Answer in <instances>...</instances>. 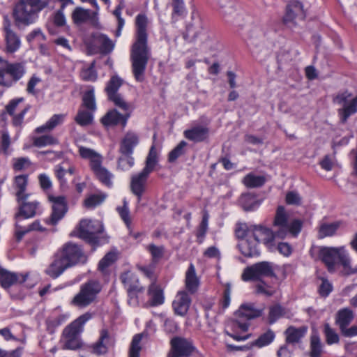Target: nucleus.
Segmentation results:
<instances>
[{"label":"nucleus","instance_id":"10","mask_svg":"<svg viewBox=\"0 0 357 357\" xmlns=\"http://www.w3.org/2000/svg\"><path fill=\"white\" fill-rule=\"evenodd\" d=\"M103 231L102 224L98 220H82L79 222L78 236L92 245L98 243V235Z\"/></svg>","mask_w":357,"mask_h":357},{"label":"nucleus","instance_id":"55","mask_svg":"<svg viewBox=\"0 0 357 357\" xmlns=\"http://www.w3.org/2000/svg\"><path fill=\"white\" fill-rule=\"evenodd\" d=\"M105 199V195L103 194L91 195L84 200V206L88 208H93L102 204Z\"/></svg>","mask_w":357,"mask_h":357},{"label":"nucleus","instance_id":"28","mask_svg":"<svg viewBox=\"0 0 357 357\" xmlns=\"http://www.w3.org/2000/svg\"><path fill=\"white\" fill-rule=\"evenodd\" d=\"M24 69L22 65L20 63H8L6 61V68L3 73L5 77L8 81V84H2L5 86H10L12 84L19 80L24 75Z\"/></svg>","mask_w":357,"mask_h":357},{"label":"nucleus","instance_id":"4","mask_svg":"<svg viewBox=\"0 0 357 357\" xmlns=\"http://www.w3.org/2000/svg\"><path fill=\"white\" fill-rule=\"evenodd\" d=\"M91 317V313H84L65 328L63 332V349L75 350L81 347L82 342L79 335L82 332L85 323Z\"/></svg>","mask_w":357,"mask_h":357},{"label":"nucleus","instance_id":"32","mask_svg":"<svg viewBox=\"0 0 357 357\" xmlns=\"http://www.w3.org/2000/svg\"><path fill=\"white\" fill-rule=\"evenodd\" d=\"M148 294L149 296V301L146 303V306H158L162 305L165 301L163 291L155 282H152L150 284Z\"/></svg>","mask_w":357,"mask_h":357},{"label":"nucleus","instance_id":"2","mask_svg":"<svg viewBox=\"0 0 357 357\" xmlns=\"http://www.w3.org/2000/svg\"><path fill=\"white\" fill-rule=\"evenodd\" d=\"M86 261V257L80 246L73 242H68L54 254L52 261L45 273L50 278L56 279L66 269Z\"/></svg>","mask_w":357,"mask_h":357},{"label":"nucleus","instance_id":"41","mask_svg":"<svg viewBox=\"0 0 357 357\" xmlns=\"http://www.w3.org/2000/svg\"><path fill=\"white\" fill-rule=\"evenodd\" d=\"M357 112V96L352 98L348 105L338 109V114L342 123H345L348 118Z\"/></svg>","mask_w":357,"mask_h":357},{"label":"nucleus","instance_id":"13","mask_svg":"<svg viewBox=\"0 0 357 357\" xmlns=\"http://www.w3.org/2000/svg\"><path fill=\"white\" fill-rule=\"evenodd\" d=\"M48 199L52 204V213L50 218L45 220V222L48 225H55L67 213V202L63 196L49 195Z\"/></svg>","mask_w":357,"mask_h":357},{"label":"nucleus","instance_id":"8","mask_svg":"<svg viewBox=\"0 0 357 357\" xmlns=\"http://www.w3.org/2000/svg\"><path fill=\"white\" fill-rule=\"evenodd\" d=\"M236 235L238 238H241L238 248L242 255L247 257L259 255V240L254 235L250 227L246 231H236Z\"/></svg>","mask_w":357,"mask_h":357},{"label":"nucleus","instance_id":"42","mask_svg":"<svg viewBox=\"0 0 357 357\" xmlns=\"http://www.w3.org/2000/svg\"><path fill=\"white\" fill-rule=\"evenodd\" d=\"M109 333L107 330L102 329L100 331V335L98 341L91 346L92 352L96 354H103L107 352V347L104 344V340L108 339Z\"/></svg>","mask_w":357,"mask_h":357},{"label":"nucleus","instance_id":"7","mask_svg":"<svg viewBox=\"0 0 357 357\" xmlns=\"http://www.w3.org/2000/svg\"><path fill=\"white\" fill-rule=\"evenodd\" d=\"M276 266L270 261H261L246 267L241 278L245 282L261 281L264 278L275 277Z\"/></svg>","mask_w":357,"mask_h":357},{"label":"nucleus","instance_id":"58","mask_svg":"<svg viewBox=\"0 0 357 357\" xmlns=\"http://www.w3.org/2000/svg\"><path fill=\"white\" fill-rule=\"evenodd\" d=\"M255 286V291L257 294H262L266 296L270 297L275 294L276 289L275 287L267 284L262 280Z\"/></svg>","mask_w":357,"mask_h":357},{"label":"nucleus","instance_id":"14","mask_svg":"<svg viewBox=\"0 0 357 357\" xmlns=\"http://www.w3.org/2000/svg\"><path fill=\"white\" fill-rule=\"evenodd\" d=\"M249 326V322L236 317L235 319L227 321L225 328V333L235 340H245L248 338L249 335H241V334L248 330Z\"/></svg>","mask_w":357,"mask_h":357},{"label":"nucleus","instance_id":"48","mask_svg":"<svg viewBox=\"0 0 357 357\" xmlns=\"http://www.w3.org/2000/svg\"><path fill=\"white\" fill-rule=\"evenodd\" d=\"M339 227V224L337 222L333 223H322L319 229V238H323L326 236H333Z\"/></svg>","mask_w":357,"mask_h":357},{"label":"nucleus","instance_id":"35","mask_svg":"<svg viewBox=\"0 0 357 357\" xmlns=\"http://www.w3.org/2000/svg\"><path fill=\"white\" fill-rule=\"evenodd\" d=\"M96 177L103 185L107 187H112L114 175L105 167L99 163L91 169Z\"/></svg>","mask_w":357,"mask_h":357},{"label":"nucleus","instance_id":"38","mask_svg":"<svg viewBox=\"0 0 357 357\" xmlns=\"http://www.w3.org/2000/svg\"><path fill=\"white\" fill-rule=\"evenodd\" d=\"M65 114H54L53 115L45 124L38 127L36 129V132L37 133H43V132H48L52 130L57 126L61 124L65 119Z\"/></svg>","mask_w":357,"mask_h":357},{"label":"nucleus","instance_id":"15","mask_svg":"<svg viewBox=\"0 0 357 357\" xmlns=\"http://www.w3.org/2000/svg\"><path fill=\"white\" fill-rule=\"evenodd\" d=\"M99 11L85 9L82 7H76L72 13L71 17L75 24L79 25L89 23L94 27L99 26Z\"/></svg>","mask_w":357,"mask_h":357},{"label":"nucleus","instance_id":"31","mask_svg":"<svg viewBox=\"0 0 357 357\" xmlns=\"http://www.w3.org/2000/svg\"><path fill=\"white\" fill-rule=\"evenodd\" d=\"M208 128L197 126L184 131L185 137L194 142H201L204 141L208 136Z\"/></svg>","mask_w":357,"mask_h":357},{"label":"nucleus","instance_id":"43","mask_svg":"<svg viewBox=\"0 0 357 357\" xmlns=\"http://www.w3.org/2000/svg\"><path fill=\"white\" fill-rule=\"evenodd\" d=\"M240 204L245 211H253L259 206V202L249 194L243 195L239 200Z\"/></svg>","mask_w":357,"mask_h":357},{"label":"nucleus","instance_id":"64","mask_svg":"<svg viewBox=\"0 0 357 357\" xmlns=\"http://www.w3.org/2000/svg\"><path fill=\"white\" fill-rule=\"evenodd\" d=\"M352 96L351 93H350L349 91L345 90L343 91H340L337 93L333 98V102L335 104L343 105V107L345 105H348L349 103H347V101L349 99H350Z\"/></svg>","mask_w":357,"mask_h":357},{"label":"nucleus","instance_id":"24","mask_svg":"<svg viewBox=\"0 0 357 357\" xmlns=\"http://www.w3.org/2000/svg\"><path fill=\"white\" fill-rule=\"evenodd\" d=\"M29 274L15 273L10 272L4 268H0V284L4 289H8L13 284L24 282Z\"/></svg>","mask_w":357,"mask_h":357},{"label":"nucleus","instance_id":"47","mask_svg":"<svg viewBox=\"0 0 357 357\" xmlns=\"http://www.w3.org/2000/svg\"><path fill=\"white\" fill-rule=\"evenodd\" d=\"M93 112L89 110L79 109L75 118V121L81 126H89L93 121Z\"/></svg>","mask_w":357,"mask_h":357},{"label":"nucleus","instance_id":"57","mask_svg":"<svg viewBox=\"0 0 357 357\" xmlns=\"http://www.w3.org/2000/svg\"><path fill=\"white\" fill-rule=\"evenodd\" d=\"M187 143L185 141H181L173 150H172L168 155V161L169 162H175L177 158L185 153V148Z\"/></svg>","mask_w":357,"mask_h":357},{"label":"nucleus","instance_id":"56","mask_svg":"<svg viewBox=\"0 0 357 357\" xmlns=\"http://www.w3.org/2000/svg\"><path fill=\"white\" fill-rule=\"evenodd\" d=\"M324 333L328 344H333L339 342L340 337L338 334L330 326L329 324H324Z\"/></svg>","mask_w":357,"mask_h":357},{"label":"nucleus","instance_id":"62","mask_svg":"<svg viewBox=\"0 0 357 357\" xmlns=\"http://www.w3.org/2000/svg\"><path fill=\"white\" fill-rule=\"evenodd\" d=\"M322 345L318 336H312L310 342V357H320Z\"/></svg>","mask_w":357,"mask_h":357},{"label":"nucleus","instance_id":"18","mask_svg":"<svg viewBox=\"0 0 357 357\" xmlns=\"http://www.w3.org/2000/svg\"><path fill=\"white\" fill-rule=\"evenodd\" d=\"M3 32L6 52L7 53L15 52L20 47L21 40L17 33L13 30L10 22L7 17L3 20Z\"/></svg>","mask_w":357,"mask_h":357},{"label":"nucleus","instance_id":"16","mask_svg":"<svg viewBox=\"0 0 357 357\" xmlns=\"http://www.w3.org/2000/svg\"><path fill=\"white\" fill-rule=\"evenodd\" d=\"M171 346L167 357H188L195 349L190 341L180 337L173 338Z\"/></svg>","mask_w":357,"mask_h":357},{"label":"nucleus","instance_id":"23","mask_svg":"<svg viewBox=\"0 0 357 357\" xmlns=\"http://www.w3.org/2000/svg\"><path fill=\"white\" fill-rule=\"evenodd\" d=\"M289 224V215L283 206L277 208L274 217L273 225L278 227L277 235L279 238L283 239L286 237V231Z\"/></svg>","mask_w":357,"mask_h":357},{"label":"nucleus","instance_id":"12","mask_svg":"<svg viewBox=\"0 0 357 357\" xmlns=\"http://www.w3.org/2000/svg\"><path fill=\"white\" fill-rule=\"evenodd\" d=\"M120 279L127 289L130 304H138L137 295L142 293L144 289L139 284L137 275L130 271H127L121 275Z\"/></svg>","mask_w":357,"mask_h":357},{"label":"nucleus","instance_id":"21","mask_svg":"<svg viewBox=\"0 0 357 357\" xmlns=\"http://www.w3.org/2000/svg\"><path fill=\"white\" fill-rule=\"evenodd\" d=\"M190 294L185 290L179 291L172 302V307L176 314L184 317L191 304Z\"/></svg>","mask_w":357,"mask_h":357},{"label":"nucleus","instance_id":"26","mask_svg":"<svg viewBox=\"0 0 357 357\" xmlns=\"http://www.w3.org/2000/svg\"><path fill=\"white\" fill-rule=\"evenodd\" d=\"M23 100L22 98L12 100L6 106V111L8 114L13 116V123L16 126L22 124L25 114L29 109V106H26L21 109L18 114H15V112L19 110V104Z\"/></svg>","mask_w":357,"mask_h":357},{"label":"nucleus","instance_id":"60","mask_svg":"<svg viewBox=\"0 0 357 357\" xmlns=\"http://www.w3.org/2000/svg\"><path fill=\"white\" fill-rule=\"evenodd\" d=\"M116 259V255L113 252H108L104 257L100 261L98 264L99 270L105 273L107 268L110 266Z\"/></svg>","mask_w":357,"mask_h":357},{"label":"nucleus","instance_id":"37","mask_svg":"<svg viewBox=\"0 0 357 357\" xmlns=\"http://www.w3.org/2000/svg\"><path fill=\"white\" fill-rule=\"evenodd\" d=\"M66 20L63 10L59 9L54 13L52 22L47 24V28L50 34L55 35L57 33L56 27L63 26L66 25Z\"/></svg>","mask_w":357,"mask_h":357},{"label":"nucleus","instance_id":"53","mask_svg":"<svg viewBox=\"0 0 357 357\" xmlns=\"http://www.w3.org/2000/svg\"><path fill=\"white\" fill-rule=\"evenodd\" d=\"M109 100H112L116 106L122 109L124 112L123 114H129V118L130 117L131 113L134 109L132 104L127 102L120 94Z\"/></svg>","mask_w":357,"mask_h":357},{"label":"nucleus","instance_id":"29","mask_svg":"<svg viewBox=\"0 0 357 357\" xmlns=\"http://www.w3.org/2000/svg\"><path fill=\"white\" fill-rule=\"evenodd\" d=\"M22 204L19 206V211L15 214V220L20 222L23 219L31 218L36 214L39 203L37 202H26L25 200L21 201Z\"/></svg>","mask_w":357,"mask_h":357},{"label":"nucleus","instance_id":"9","mask_svg":"<svg viewBox=\"0 0 357 357\" xmlns=\"http://www.w3.org/2000/svg\"><path fill=\"white\" fill-rule=\"evenodd\" d=\"M243 34L245 40L253 55L267 54V50L264 48L263 45L264 32L259 26H248Z\"/></svg>","mask_w":357,"mask_h":357},{"label":"nucleus","instance_id":"61","mask_svg":"<svg viewBox=\"0 0 357 357\" xmlns=\"http://www.w3.org/2000/svg\"><path fill=\"white\" fill-rule=\"evenodd\" d=\"M142 339V334L135 335L132 340L129 355L130 357H139L141 350L140 342Z\"/></svg>","mask_w":357,"mask_h":357},{"label":"nucleus","instance_id":"63","mask_svg":"<svg viewBox=\"0 0 357 357\" xmlns=\"http://www.w3.org/2000/svg\"><path fill=\"white\" fill-rule=\"evenodd\" d=\"M303 222L300 219H294L289 222L286 236L288 234H291L293 236H297L301 232L303 227Z\"/></svg>","mask_w":357,"mask_h":357},{"label":"nucleus","instance_id":"17","mask_svg":"<svg viewBox=\"0 0 357 357\" xmlns=\"http://www.w3.org/2000/svg\"><path fill=\"white\" fill-rule=\"evenodd\" d=\"M250 227L252 230L254 235L259 240V243L262 242L270 250H273L275 248V238H278L277 230L273 231L272 229L261 225H250Z\"/></svg>","mask_w":357,"mask_h":357},{"label":"nucleus","instance_id":"27","mask_svg":"<svg viewBox=\"0 0 357 357\" xmlns=\"http://www.w3.org/2000/svg\"><path fill=\"white\" fill-rule=\"evenodd\" d=\"M262 310L255 307L254 303H248L242 304L235 313V317L241 318L245 321L255 319L261 316Z\"/></svg>","mask_w":357,"mask_h":357},{"label":"nucleus","instance_id":"51","mask_svg":"<svg viewBox=\"0 0 357 357\" xmlns=\"http://www.w3.org/2000/svg\"><path fill=\"white\" fill-rule=\"evenodd\" d=\"M58 139L50 135H44L40 137H34L33 144L36 147H43L48 145L58 144Z\"/></svg>","mask_w":357,"mask_h":357},{"label":"nucleus","instance_id":"52","mask_svg":"<svg viewBox=\"0 0 357 357\" xmlns=\"http://www.w3.org/2000/svg\"><path fill=\"white\" fill-rule=\"evenodd\" d=\"M275 339V333L271 330H268L261 334L253 343L252 345L259 348L270 344Z\"/></svg>","mask_w":357,"mask_h":357},{"label":"nucleus","instance_id":"36","mask_svg":"<svg viewBox=\"0 0 357 357\" xmlns=\"http://www.w3.org/2000/svg\"><path fill=\"white\" fill-rule=\"evenodd\" d=\"M354 319V312L348 308H342L337 311L335 317V324L338 326L340 331L349 326Z\"/></svg>","mask_w":357,"mask_h":357},{"label":"nucleus","instance_id":"44","mask_svg":"<svg viewBox=\"0 0 357 357\" xmlns=\"http://www.w3.org/2000/svg\"><path fill=\"white\" fill-rule=\"evenodd\" d=\"M266 182L264 176L255 175L249 174L243 178V183L248 188H258L262 186Z\"/></svg>","mask_w":357,"mask_h":357},{"label":"nucleus","instance_id":"19","mask_svg":"<svg viewBox=\"0 0 357 357\" xmlns=\"http://www.w3.org/2000/svg\"><path fill=\"white\" fill-rule=\"evenodd\" d=\"M151 172L142 169L140 172L133 174L130 179V190L140 202L142 196L146 190L147 179Z\"/></svg>","mask_w":357,"mask_h":357},{"label":"nucleus","instance_id":"3","mask_svg":"<svg viewBox=\"0 0 357 357\" xmlns=\"http://www.w3.org/2000/svg\"><path fill=\"white\" fill-rule=\"evenodd\" d=\"M46 0H19L13 8V17L16 24L29 25L37 18L38 13L47 7Z\"/></svg>","mask_w":357,"mask_h":357},{"label":"nucleus","instance_id":"54","mask_svg":"<svg viewBox=\"0 0 357 357\" xmlns=\"http://www.w3.org/2000/svg\"><path fill=\"white\" fill-rule=\"evenodd\" d=\"M82 79L86 82H94L97 79V73L95 70V61H93L87 68H83L80 73Z\"/></svg>","mask_w":357,"mask_h":357},{"label":"nucleus","instance_id":"46","mask_svg":"<svg viewBox=\"0 0 357 357\" xmlns=\"http://www.w3.org/2000/svg\"><path fill=\"white\" fill-rule=\"evenodd\" d=\"M340 262L342 266V270L341 271L342 275L348 276L350 275L357 273V266L354 268L351 267V259L347 252L344 253V255H342L341 256V259L340 260Z\"/></svg>","mask_w":357,"mask_h":357},{"label":"nucleus","instance_id":"34","mask_svg":"<svg viewBox=\"0 0 357 357\" xmlns=\"http://www.w3.org/2000/svg\"><path fill=\"white\" fill-rule=\"evenodd\" d=\"M78 151L82 158L89 160L91 169L99 163H102V156L93 149L79 146Z\"/></svg>","mask_w":357,"mask_h":357},{"label":"nucleus","instance_id":"50","mask_svg":"<svg viewBox=\"0 0 357 357\" xmlns=\"http://www.w3.org/2000/svg\"><path fill=\"white\" fill-rule=\"evenodd\" d=\"M82 106L91 112H95L96 104L93 89L86 91L82 97Z\"/></svg>","mask_w":357,"mask_h":357},{"label":"nucleus","instance_id":"25","mask_svg":"<svg viewBox=\"0 0 357 357\" xmlns=\"http://www.w3.org/2000/svg\"><path fill=\"white\" fill-rule=\"evenodd\" d=\"M129 119V114H120L116 109L107 112L100 121L105 127L114 126L121 124L124 128Z\"/></svg>","mask_w":357,"mask_h":357},{"label":"nucleus","instance_id":"39","mask_svg":"<svg viewBox=\"0 0 357 357\" xmlns=\"http://www.w3.org/2000/svg\"><path fill=\"white\" fill-rule=\"evenodd\" d=\"M307 332V328L305 326L295 328L289 326L286 331V341L288 343L294 344L298 342Z\"/></svg>","mask_w":357,"mask_h":357},{"label":"nucleus","instance_id":"5","mask_svg":"<svg viewBox=\"0 0 357 357\" xmlns=\"http://www.w3.org/2000/svg\"><path fill=\"white\" fill-rule=\"evenodd\" d=\"M102 285L96 280H89L81 284L79 290L70 303L78 308H85L96 301L101 291Z\"/></svg>","mask_w":357,"mask_h":357},{"label":"nucleus","instance_id":"59","mask_svg":"<svg viewBox=\"0 0 357 357\" xmlns=\"http://www.w3.org/2000/svg\"><path fill=\"white\" fill-rule=\"evenodd\" d=\"M284 313V310L280 305H275L270 307L268 314L269 324H274L278 319L283 316Z\"/></svg>","mask_w":357,"mask_h":357},{"label":"nucleus","instance_id":"49","mask_svg":"<svg viewBox=\"0 0 357 357\" xmlns=\"http://www.w3.org/2000/svg\"><path fill=\"white\" fill-rule=\"evenodd\" d=\"M158 163V154L155 146L152 145L150 148L149 154L146 159L145 167L143 168L144 169L152 172Z\"/></svg>","mask_w":357,"mask_h":357},{"label":"nucleus","instance_id":"30","mask_svg":"<svg viewBox=\"0 0 357 357\" xmlns=\"http://www.w3.org/2000/svg\"><path fill=\"white\" fill-rule=\"evenodd\" d=\"M199 286V280L196 275L195 268L190 264L185 277V291L189 294H194L197 292Z\"/></svg>","mask_w":357,"mask_h":357},{"label":"nucleus","instance_id":"20","mask_svg":"<svg viewBox=\"0 0 357 357\" xmlns=\"http://www.w3.org/2000/svg\"><path fill=\"white\" fill-rule=\"evenodd\" d=\"M305 13L303 4L298 1H291L286 8V13L283 17L285 24H294L296 20H304Z\"/></svg>","mask_w":357,"mask_h":357},{"label":"nucleus","instance_id":"11","mask_svg":"<svg viewBox=\"0 0 357 357\" xmlns=\"http://www.w3.org/2000/svg\"><path fill=\"white\" fill-rule=\"evenodd\" d=\"M185 36L192 41L206 43L211 39L208 28L199 17H192V22L187 26Z\"/></svg>","mask_w":357,"mask_h":357},{"label":"nucleus","instance_id":"6","mask_svg":"<svg viewBox=\"0 0 357 357\" xmlns=\"http://www.w3.org/2000/svg\"><path fill=\"white\" fill-rule=\"evenodd\" d=\"M311 256L314 259L321 260L329 272L335 271L336 261L341 259V256L346 252L344 247H313L310 251Z\"/></svg>","mask_w":357,"mask_h":357},{"label":"nucleus","instance_id":"45","mask_svg":"<svg viewBox=\"0 0 357 357\" xmlns=\"http://www.w3.org/2000/svg\"><path fill=\"white\" fill-rule=\"evenodd\" d=\"M121 84L122 80L119 77L114 76L110 79L105 88L109 99L119 95L117 93V91Z\"/></svg>","mask_w":357,"mask_h":357},{"label":"nucleus","instance_id":"1","mask_svg":"<svg viewBox=\"0 0 357 357\" xmlns=\"http://www.w3.org/2000/svg\"><path fill=\"white\" fill-rule=\"evenodd\" d=\"M137 39L132 46L130 61L132 72L136 81L142 82L145 79V71L151 57L150 49L147 44L146 27L148 19L144 14L136 17Z\"/></svg>","mask_w":357,"mask_h":357},{"label":"nucleus","instance_id":"22","mask_svg":"<svg viewBox=\"0 0 357 357\" xmlns=\"http://www.w3.org/2000/svg\"><path fill=\"white\" fill-rule=\"evenodd\" d=\"M139 143V135L135 131L128 130L121 139L119 152L122 155H132L135 148Z\"/></svg>","mask_w":357,"mask_h":357},{"label":"nucleus","instance_id":"40","mask_svg":"<svg viewBox=\"0 0 357 357\" xmlns=\"http://www.w3.org/2000/svg\"><path fill=\"white\" fill-rule=\"evenodd\" d=\"M15 184L17 189L16 192L17 202H20V201L26 200L29 196V195L25 192L27 185V176H17L15 178Z\"/></svg>","mask_w":357,"mask_h":357},{"label":"nucleus","instance_id":"33","mask_svg":"<svg viewBox=\"0 0 357 357\" xmlns=\"http://www.w3.org/2000/svg\"><path fill=\"white\" fill-rule=\"evenodd\" d=\"M92 38L93 42L98 46L101 53L108 54L113 50L114 44L106 35L98 33L93 34Z\"/></svg>","mask_w":357,"mask_h":357}]
</instances>
